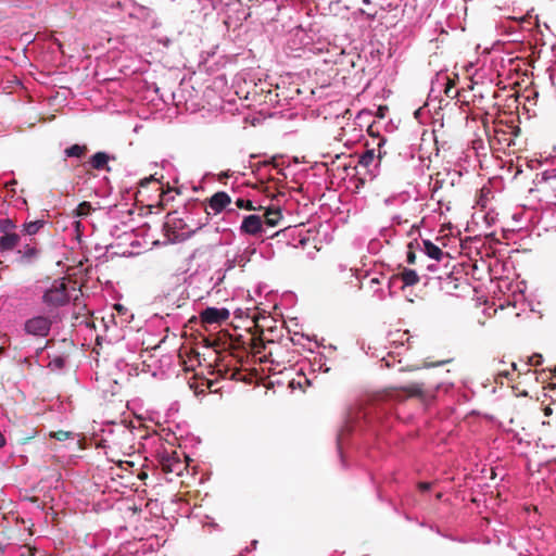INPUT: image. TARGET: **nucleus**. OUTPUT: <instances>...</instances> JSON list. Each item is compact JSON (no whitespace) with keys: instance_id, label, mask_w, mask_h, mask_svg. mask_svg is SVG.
<instances>
[{"instance_id":"1","label":"nucleus","mask_w":556,"mask_h":556,"mask_svg":"<svg viewBox=\"0 0 556 556\" xmlns=\"http://www.w3.org/2000/svg\"><path fill=\"white\" fill-rule=\"evenodd\" d=\"M454 384L413 383L401 389L362 397L351 404L345 413L343 425L337 433V452L341 467H349V458L367 456L376 460L382 451V435L393 426V403L404 397L415 396L422 403H431L438 391L448 392Z\"/></svg>"},{"instance_id":"2","label":"nucleus","mask_w":556,"mask_h":556,"mask_svg":"<svg viewBox=\"0 0 556 556\" xmlns=\"http://www.w3.org/2000/svg\"><path fill=\"white\" fill-rule=\"evenodd\" d=\"M41 301L50 309L59 308L70 303L71 295L63 283H53L45 290Z\"/></svg>"},{"instance_id":"3","label":"nucleus","mask_w":556,"mask_h":556,"mask_svg":"<svg viewBox=\"0 0 556 556\" xmlns=\"http://www.w3.org/2000/svg\"><path fill=\"white\" fill-rule=\"evenodd\" d=\"M52 325L53 320L50 316L35 315L24 321L23 330L28 336L46 338L49 336Z\"/></svg>"},{"instance_id":"4","label":"nucleus","mask_w":556,"mask_h":556,"mask_svg":"<svg viewBox=\"0 0 556 556\" xmlns=\"http://www.w3.org/2000/svg\"><path fill=\"white\" fill-rule=\"evenodd\" d=\"M295 377H292L288 387L292 390L300 389L301 391H305L306 387H311L313 384V363L309 359L302 361L296 363L294 367Z\"/></svg>"},{"instance_id":"5","label":"nucleus","mask_w":556,"mask_h":556,"mask_svg":"<svg viewBox=\"0 0 556 556\" xmlns=\"http://www.w3.org/2000/svg\"><path fill=\"white\" fill-rule=\"evenodd\" d=\"M313 23L308 22L306 26H298L291 36V47L294 50H313V36L311 35Z\"/></svg>"},{"instance_id":"6","label":"nucleus","mask_w":556,"mask_h":556,"mask_svg":"<svg viewBox=\"0 0 556 556\" xmlns=\"http://www.w3.org/2000/svg\"><path fill=\"white\" fill-rule=\"evenodd\" d=\"M230 202H231V199L227 192H225V191L215 192L207 200V206L204 207V212L206 214L205 219L207 220V216L211 214V211L214 214H219L226 210L227 205H229Z\"/></svg>"},{"instance_id":"7","label":"nucleus","mask_w":556,"mask_h":556,"mask_svg":"<svg viewBox=\"0 0 556 556\" xmlns=\"http://www.w3.org/2000/svg\"><path fill=\"white\" fill-rule=\"evenodd\" d=\"M285 160L283 156H271L260 161L258 163L251 165L253 172H257L261 175L262 169L269 168L268 175L271 177V170H276L278 175H282L285 178L287 174L285 173Z\"/></svg>"},{"instance_id":"8","label":"nucleus","mask_w":556,"mask_h":556,"mask_svg":"<svg viewBox=\"0 0 556 556\" xmlns=\"http://www.w3.org/2000/svg\"><path fill=\"white\" fill-rule=\"evenodd\" d=\"M230 316L229 309L226 307L207 306L200 313V317L205 324H222Z\"/></svg>"},{"instance_id":"9","label":"nucleus","mask_w":556,"mask_h":556,"mask_svg":"<svg viewBox=\"0 0 556 556\" xmlns=\"http://www.w3.org/2000/svg\"><path fill=\"white\" fill-rule=\"evenodd\" d=\"M159 463L165 472L180 475L184 469L182 463L173 452L163 451L159 453Z\"/></svg>"},{"instance_id":"10","label":"nucleus","mask_w":556,"mask_h":556,"mask_svg":"<svg viewBox=\"0 0 556 556\" xmlns=\"http://www.w3.org/2000/svg\"><path fill=\"white\" fill-rule=\"evenodd\" d=\"M240 232L243 235H262L264 232L263 220L260 215L250 214L242 218Z\"/></svg>"},{"instance_id":"11","label":"nucleus","mask_w":556,"mask_h":556,"mask_svg":"<svg viewBox=\"0 0 556 556\" xmlns=\"http://www.w3.org/2000/svg\"><path fill=\"white\" fill-rule=\"evenodd\" d=\"M358 164L365 167L371 178H376L380 174L381 163L377 161L376 149H367L361 156Z\"/></svg>"},{"instance_id":"12","label":"nucleus","mask_w":556,"mask_h":556,"mask_svg":"<svg viewBox=\"0 0 556 556\" xmlns=\"http://www.w3.org/2000/svg\"><path fill=\"white\" fill-rule=\"evenodd\" d=\"M114 160L115 155L105 151H98L89 157L88 164L93 169L110 172L111 167L109 166V162Z\"/></svg>"},{"instance_id":"13","label":"nucleus","mask_w":556,"mask_h":556,"mask_svg":"<svg viewBox=\"0 0 556 556\" xmlns=\"http://www.w3.org/2000/svg\"><path fill=\"white\" fill-rule=\"evenodd\" d=\"M311 231L312 229H305L304 225L295 226L293 229H290L289 231L290 243L295 248H304L311 239Z\"/></svg>"},{"instance_id":"14","label":"nucleus","mask_w":556,"mask_h":556,"mask_svg":"<svg viewBox=\"0 0 556 556\" xmlns=\"http://www.w3.org/2000/svg\"><path fill=\"white\" fill-rule=\"evenodd\" d=\"M21 241L18 233H1L0 236V253L13 251Z\"/></svg>"},{"instance_id":"15","label":"nucleus","mask_w":556,"mask_h":556,"mask_svg":"<svg viewBox=\"0 0 556 556\" xmlns=\"http://www.w3.org/2000/svg\"><path fill=\"white\" fill-rule=\"evenodd\" d=\"M39 249L36 247H31L29 244H26L23 250H18L20 257L17 258V262L23 265H29L33 264L37 257L39 256Z\"/></svg>"},{"instance_id":"16","label":"nucleus","mask_w":556,"mask_h":556,"mask_svg":"<svg viewBox=\"0 0 556 556\" xmlns=\"http://www.w3.org/2000/svg\"><path fill=\"white\" fill-rule=\"evenodd\" d=\"M421 251L429 258L437 262L444 256V252L442 251V249L428 239L422 240Z\"/></svg>"},{"instance_id":"17","label":"nucleus","mask_w":556,"mask_h":556,"mask_svg":"<svg viewBox=\"0 0 556 556\" xmlns=\"http://www.w3.org/2000/svg\"><path fill=\"white\" fill-rule=\"evenodd\" d=\"M400 282L402 283L400 286L401 289H404L406 287H412L416 285L419 281V276L414 269L409 268H403L399 274Z\"/></svg>"},{"instance_id":"18","label":"nucleus","mask_w":556,"mask_h":556,"mask_svg":"<svg viewBox=\"0 0 556 556\" xmlns=\"http://www.w3.org/2000/svg\"><path fill=\"white\" fill-rule=\"evenodd\" d=\"M88 148L86 144H72L64 150L65 157L80 160L86 155Z\"/></svg>"},{"instance_id":"19","label":"nucleus","mask_w":556,"mask_h":556,"mask_svg":"<svg viewBox=\"0 0 556 556\" xmlns=\"http://www.w3.org/2000/svg\"><path fill=\"white\" fill-rule=\"evenodd\" d=\"M257 252L256 248L253 245H249L244 248L242 251H239L236 254L237 262L240 267H244L249 262H251L253 255Z\"/></svg>"},{"instance_id":"20","label":"nucleus","mask_w":556,"mask_h":556,"mask_svg":"<svg viewBox=\"0 0 556 556\" xmlns=\"http://www.w3.org/2000/svg\"><path fill=\"white\" fill-rule=\"evenodd\" d=\"M45 224L46 223H45L43 219H36V220H33V222H26L23 225L22 232L24 235L34 236V235L39 232V230L45 226Z\"/></svg>"},{"instance_id":"21","label":"nucleus","mask_w":556,"mask_h":556,"mask_svg":"<svg viewBox=\"0 0 556 556\" xmlns=\"http://www.w3.org/2000/svg\"><path fill=\"white\" fill-rule=\"evenodd\" d=\"M225 277H226L225 270H222L220 268H218L217 270L214 271V274L212 276H210L206 287L210 290H214V289L218 288L223 283Z\"/></svg>"},{"instance_id":"22","label":"nucleus","mask_w":556,"mask_h":556,"mask_svg":"<svg viewBox=\"0 0 556 556\" xmlns=\"http://www.w3.org/2000/svg\"><path fill=\"white\" fill-rule=\"evenodd\" d=\"M15 229L16 224L13 219L9 217L0 218V233H17Z\"/></svg>"},{"instance_id":"23","label":"nucleus","mask_w":556,"mask_h":556,"mask_svg":"<svg viewBox=\"0 0 556 556\" xmlns=\"http://www.w3.org/2000/svg\"><path fill=\"white\" fill-rule=\"evenodd\" d=\"M409 199L408 192H402L388 197L384 200L386 205L404 204Z\"/></svg>"},{"instance_id":"24","label":"nucleus","mask_w":556,"mask_h":556,"mask_svg":"<svg viewBox=\"0 0 556 556\" xmlns=\"http://www.w3.org/2000/svg\"><path fill=\"white\" fill-rule=\"evenodd\" d=\"M376 151H377V154H376V157H377V161H379L381 163L383 156L387 154V151L384 149V146L387 143V139L384 137H381V136H377L376 137Z\"/></svg>"},{"instance_id":"25","label":"nucleus","mask_w":556,"mask_h":556,"mask_svg":"<svg viewBox=\"0 0 556 556\" xmlns=\"http://www.w3.org/2000/svg\"><path fill=\"white\" fill-rule=\"evenodd\" d=\"M326 361H327V356L323 352L315 351L314 362H315V365L318 364L319 371L328 372L330 370V368L326 366Z\"/></svg>"},{"instance_id":"26","label":"nucleus","mask_w":556,"mask_h":556,"mask_svg":"<svg viewBox=\"0 0 556 556\" xmlns=\"http://www.w3.org/2000/svg\"><path fill=\"white\" fill-rule=\"evenodd\" d=\"M66 363V358L64 356H55L50 361L48 367L52 370L63 369Z\"/></svg>"},{"instance_id":"27","label":"nucleus","mask_w":556,"mask_h":556,"mask_svg":"<svg viewBox=\"0 0 556 556\" xmlns=\"http://www.w3.org/2000/svg\"><path fill=\"white\" fill-rule=\"evenodd\" d=\"M281 214L279 211H269L266 214V224L270 227H274L277 225L278 220L280 219Z\"/></svg>"},{"instance_id":"28","label":"nucleus","mask_w":556,"mask_h":556,"mask_svg":"<svg viewBox=\"0 0 556 556\" xmlns=\"http://www.w3.org/2000/svg\"><path fill=\"white\" fill-rule=\"evenodd\" d=\"M328 229H330L329 225L324 226L320 224L319 228L315 229V232H316L315 240L317 239L318 236H320L323 233L325 242H327V243L331 242L332 236L328 233Z\"/></svg>"},{"instance_id":"29","label":"nucleus","mask_w":556,"mask_h":556,"mask_svg":"<svg viewBox=\"0 0 556 556\" xmlns=\"http://www.w3.org/2000/svg\"><path fill=\"white\" fill-rule=\"evenodd\" d=\"M328 161H316L315 160V177L319 175H325L327 172Z\"/></svg>"},{"instance_id":"30","label":"nucleus","mask_w":556,"mask_h":556,"mask_svg":"<svg viewBox=\"0 0 556 556\" xmlns=\"http://www.w3.org/2000/svg\"><path fill=\"white\" fill-rule=\"evenodd\" d=\"M314 55H315V65L323 62V63H328L329 61L324 56V52H323V47H317V45L315 43V52H314Z\"/></svg>"},{"instance_id":"31","label":"nucleus","mask_w":556,"mask_h":556,"mask_svg":"<svg viewBox=\"0 0 556 556\" xmlns=\"http://www.w3.org/2000/svg\"><path fill=\"white\" fill-rule=\"evenodd\" d=\"M72 435H73L72 432L63 431V430L51 433V437L58 441H65V440L70 439Z\"/></svg>"},{"instance_id":"32","label":"nucleus","mask_w":556,"mask_h":556,"mask_svg":"<svg viewBox=\"0 0 556 556\" xmlns=\"http://www.w3.org/2000/svg\"><path fill=\"white\" fill-rule=\"evenodd\" d=\"M235 204L237 208L253 210V205L250 200L238 198Z\"/></svg>"},{"instance_id":"33","label":"nucleus","mask_w":556,"mask_h":556,"mask_svg":"<svg viewBox=\"0 0 556 556\" xmlns=\"http://www.w3.org/2000/svg\"><path fill=\"white\" fill-rule=\"evenodd\" d=\"M236 266H239V263L237 262L236 255L232 258H227L224 263V266L220 268L222 270H225V273L233 269Z\"/></svg>"},{"instance_id":"34","label":"nucleus","mask_w":556,"mask_h":556,"mask_svg":"<svg viewBox=\"0 0 556 556\" xmlns=\"http://www.w3.org/2000/svg\"><path fill=\"white\" fill-rule=\"evenodd\" d=\"M238 217H239V213H238L237 208H226L225 210V218H227V220L229 223H233Z\"/></svg>"},{"instance_id":"35","label":"nucleus","mask_w":556,"mask_h":556,"mask_svg":"<svg viewBox=\"0 0 556 556\" xmlns=\"http://www.w3.org/2000/svg\"><path fill=\"white\" fill-rule=\"evenodd\" d=\"M399 283H400V279H399L397 274H396V275H392V276L389 278V280H388V288H389L390 295H392V294H393V292H392V288H393V287H396Z\"/></svg>"},{"instance_id":"36","label":"nucleus","mask_w":556,"mask_h":556,"mask_svg":"<svg viewBox=\"0 0 556 556\" xmlns=\"http://www.w3.org/2000/svg\"><path fill=\"white\" fill-rule=\"evenodd\" d=\"M543 363V357L541 354H533L529 357V364L531 366H539Z\"/></svg>"},{"instance_id":"37","label":"nucleus","mask_w":556,"mask_h":556,"mask_svg":"<svg viewBox=\"0 0 556 556\" xmlns=\"http://www.w3.org/2000/svg\"><path fill=\"white\" fill-rule=\"evenodd\" d=\"M416 523L419 527L428 528L430 531H434L435 533L442 535L440 529L438 527L433 526V525H428L425 521H418V520H416Z\"/></svg>"},{"instance_id":"38","label":"nucleus","mask_w":556,"mask_h":556,"mask_svg":"<svg viewBox=\"0 0 556 556\" xmlns=\"http://www.w3.org/2000/svg\"><path fill=\"white\" fill-rule=\"evenodd\" d=\"M413 242L408 244L409 250L407 251L406 261L408 264H414L416 260L415 252L412 251Z\"/></svg>"},{"instance_id":"39","label":"nucleus","mask_w":556,"mask_h":556,"mask_svg":"<svg viewBox=\"0 0 556 556\" xmlns=\"http://www.w3.org/2000/svg\"><path fill=\"white\" fill-rule=\"evenodd\" d=\"M394 354L400 355V354H401V352H400V351H390V352L388 353V355H387L388 357H386V356H383V357H382V362L384 363V365H386L387 367H391V366H392V364H391V362L389 361V358H390V357H393V356H394Z\"/></svg>"},{"instance_id":"40","label":"nucleus","mask_w":556,"mask_h":556,"mask_svg":"<svg viewBox=\"0 0 556 556\" xmlns=\"http://www.w3.org/2000/svg\"><path fill=\"white\" fill-rule=\"evenodd\" d=\"M417 488L421 492H428L431 490L432 483L431 482H418Z\"/></svg>"},{"instance_id":"41","label":"nucleus","mask_w":556,"mask_h":556,"mask_svg":"<svg viewBox=\"0 0 556 556\" xmlns=\"http://www.w3.org/2000/svg\"><path fill=\"white\" fill-rule=\"evenodd\" d=\"M210 2L212 10H218L223 5V0H206Z\"/></svg>"},{"instance_id":"42","label":"nucleus","mask_w":556,"mask_h":556,"mask_svg":"<svg viewBox=\"0 0 556 556\" xmlns=\"http://www.w3.org/2000/svg\"><path fill=\"white\" fill-rule=\"evenodd\" d=\"M445 93L450 98H454L457 94V90H453L452 86L445 88Z\"/></svg>"},{"instance_id":"43","label":"nucleus","mask_w":556,"mask_h":556,"mask_svg":"<svg viewBox=\"0 0 556 556\" xmlns=\"http://www.w3.org/2000/svg\"><path fill=\"white\" fill-rule=\"evenodd\" d=\"M152 180H155V178H154V176H153V175H151L150 177H147V178L142 179V180H141V186H142V187H144V186H147V185H148L150 181H152Z\"/></svg>"},{"instance_id":"44","label":"nucleus","mask_w":556,"mask_h":556,"mask_svg":"<svg viewBox=\"0 0 556 556\" xmlns=\"http://www.w3.org/2000/svg\"><path fill=\"white\" fill-rule=\"evenodd\" d=\"M257 543H258V542H257L256 540H253V541L251 542V548H250V547H245L244 552H245V553H250V552H252L253 549H255V547H256Z\"/></svg>"},{"instance_id":"45","label":"nucleus","mask_w":556,"mask_h":556,"mask_svg":"<svg viewBox=\"0 0 556 556\" xmlns=\"http://www.w3.org/2000/svg\"><path fill=\"white\" fill-rule=\"evenodd\" d=\"M368 134H369L371 137H374V140H376V137H377V136H380L378 132H376V131L374 130V126H372V125H370V126L368 127Z\"/></svg>"},{"instance_id":"46","label":"nucleus","mask_w":556,"mask_h":556,"mask_svg":"<svg viewBox=\"0 0 556 556\" xmlns=\"http://www.w3.org/2000/svg\"><path fill=\"white\" fill-rule=\"evenodd\" d=\"M437 269H438V264L437 263H431V264L427 265V270L428 271H435Z\"/></svg>"},{"instance_id":"47","label":"nucleus","mask_w":556,"mask_h":556,"mask_svg":"<svg viewBox=\"0 0 556 556\" xmlns=\"http://www.w3.org/2000/svg\"><path fill=\"white\" fill-rule=\"evenodd\" d=\"M7 444V439L4 434L0 431V448H2Z\"/></svg>"},{"instance_id":"48","label":"nucleus","mask_w":556,"mask_h":556,"mask_svg":"<svg viewBox=\"0 0 556 556\" xmlns=\"http://www.w3.org/2000/svg\"><path fill=\"white\" fill-rule=\"evenodd\" d=\"M200 277V273L195 271L193 275L190 276L191 283L194 282Z\"/></svg>"},{"instance_id":"49","label":"nucleus","mask_w":556,"mask_h":556,"mask_svg":"<svg viewBox=\"0 0 556 556\" xmlns=\"http://www.w3.org/2000/svg\"><path fill=\"white\" fill-rule=\"evenodd\" d=\"M375 285H380V279H379V278H371V279H370V286H371V288H372Z\"/></svg>"},{"instance_id":"50","label":"nucleus","mask_w":556,"mask_h":556,"mask_svg":"<svg viewBox=\"0 0 556 556\" xmlns=\"http://www.w3.org/2000/svg\"><path fill=\"white\" fill-rule=\"evenodd\" d=\"M50 344H51V341H50V340H48V341L46 342V345H45L43 348L38 349L37 354L42 353V351H43L45 349H47L48 346H50Z\"/></svg>"},{"instance_id":"51","label":"nucleus","mask_w":556,"mask_h":556,"mask_svg":"<svg viewBox=\"0 0 556 556\" xmlns=\"http://www.w3.org/2000/svg\"><path fill=\"white\" fill-rule=\"evenodd\" d=\"M450 361H442V362H439L438 364H435V366H441V365H444L446 363H448ZM431 366H434V364H427L426 367H431Z\"/></svg>"},{"instance_id":"52","label":"nucleus","mask_w":556,"mask_h":556,"mask_svg":"<svg viewBox=\"0 0 556 556\" xmlns=\"http://www.w3.org/2000/svg\"><path fill=\"white\" fill-rule=\"evenodd\" d=\"M315 85H318L320 88H325L327 86L326 81L319 83L316 78H315Z\"/></svg>"},{"instance_id":"53","label":"nucleus","mask_w":556,"mask_h":556,"mask_svg":"<svg viewBox=\"0 0 556 556\" xmlns=\"http://www.w3.org/2000/svg\"><path fill=\"white\" fill-rule=\"evenodd\" d=\"M393 222L401 224V216H399V215L394 216Z\"/></svg>"},{"instance_id":"54","label":"nucleus","mask_w":556,"mask_h":556,"mask_svg":"<svg viewBox=\"0 0 556 556\" xmlns=\"http://www.w3.org/2000/svg\"><path fill=\"white\" fill-rule=\"evenodd\" d=\"M404 518H405L407 521H413V520H414V519H413L409 515H407V514H405V515H404Z\"/></svg>"},{"instance_id":"55","label":"nucleus","mask_w":556,"mask_h":556,"mask_svg":"<svg viewBox=\"0 0 556 556\" xmlns=\"http://www.w3.org/2000/svg\"><path fill=\"white\" fill-rule=\"evenodd\" d=\"M378 298H379L380 300L384 299L383 291H380V292L378 293Z\"/></svg>"},{"instance_id":"56","label":"nucleus","mask_w":556,"mask_h":556,"mask_svg":"<svg viewBox=\"0 0 556 556\" xmlns=\"http://www.w3.org/2000/svg\"><path fill=\"white\" fill-rule=\"evenodd\" d=\"M403 346H404V343H403V340L401 339V340H400V345H399V346H395V349H396V350H397V349H402Z\"/></svg>"},{"instance_id":"57","label":"nucleus","mask_w":556,"mask_h":556,"mask_svg":"<svg viewBox=\"0 0 556 556\" xmlns=\"http://www.w3.org/2000/svg\"><path fill=\"white\" fill-rule=\"evenodd\" d=\"M442 496H443V494H442V493H438V494L435 495L437 500H439V501L442 498Z\"/></svg>"},{"instance_id":"58","label":"nucleus","mask_w":556,"mask_h":556,"mask_svg":"<svg viewBox=\"0 0 556 556\" xmlns=\"http://www.w3.org/2000/svg\"><path fill=\"white\" fill-rule=\"evenodd\" d=\"M376 244V242H370L369 244V250H374V245Z\"/></svg>"},{"instance_id":"59","label":"nucleus","mask_w":556,"mask_h":556,"mask_svg":"<svg viewBox=\"0 0 556 556\" xmlns=\"http://www.w3.org/2000/svg\"><path fill=\"white\" fill-rule=\"evenodd\" d=\"M368 16H369V17H371V18H374V17L376 16V12H374V13H368Z\"/></svg>"},{"instance_id":"60","label":"nucleus","mask_w":556,"mask_h":556,"mask_svg":"<svg viewBox=\"0 0 556 556\" xmlns=\"http://www.w3.org/2000/svg\"><path fill=\"white\" fill-rule=\"evenodd\" d=\"M262 290H263V287L260 285V286L257 287V292H258V293H261V292H262Z\"/></svg>"},{"instance_id":"61","label":"nucleus","mask_w":556,"mask_h":556,"mask_svg":"<svg viewBox=\"0 0 556 556\" xmlns=\"http://www.w3.org/2000/svg\"><path fill=\"white\" fill-rule=\"evenodd\" d=\"M363 3H364V4H370V3H371V1H370V0H363Z\"/></svg>"},{"instance_id":"62","label":"nucleus","mask_w":556,"mask_h":556,"mask_svg":"<svg viewBox=\"0 0 556 556\" xmlns=\"http://www.w3.org/2000/svg\"><path fill=\"white\" fill-rule=\"evenodd\" d=\"M314 342H315V345H316L317 348H319V343H318V341H317V338H316V337H315V339H314Z\"/></svg>"},{"instance_id":"63","label":"nucleus","mask_w":556,"mask_h":556,"mask_svg":"<svg viewBox=\"0 0 556 556\" xmlns=\"http://www.w3.org/2000/svg\"><path fill=\"white\" fill-rule=\"evenodd\" d=\"M379 111H380V117H383V111H382V108H379Z\"/></svg>"},{"instance_id":"64","label":"nucleus","mask_w":556,"mask_h":556,"mask_svg":"<svg viewBox=\"0 0 556 556\" xmlns=\"http://www.w3.org/2000/svg\"><path fill=\"white\" fill-rule=\"evenodd\" d=\"M379 111H380V117H383V111H382V108H379Z\"/></svg>"}]
</instances>
